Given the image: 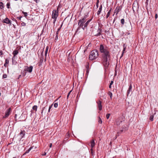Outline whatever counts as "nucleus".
Returning a JSON list of instances; mask_svg holds the SVG:
<instances>
[{
	"mask_svg": "<svg viewBox=\"0 0 158 158\" xmlns=\"http://www.w3.org/2000/svg\"><path fill=\"white\" fill-rule=\"evenodd\" d=\"M52 143H51L49 144V147L50 148H51L52 146Z\"/></svg>",
	"mask_w": 158,
	"mask_h": 158,
	"instance_id": "nucleus-47",
	"label": "nucleus"
},
{
	"mask_svg": "<svg viewBox=\"0 0 158 158\" xmlns=\"http://www.w3.org/2000/svg\"><path fill=\"white\" fill-rule=\"evenodd\" d=\"M110 115V114H108L106 115V117L107 119H108L109 118Z\"/></svg>",
	"mask_w": 158,
	"mask_h": 158,
	"instance_id": "nucleus-33",
	"label": "nucleus"
},
{
	"mask_svg": "<svg viewBox=\"0 0 158 158\" xmlns=\"http://www.w3.org/2000/svg\"><path fill=\"white\" fill-rule=\"evenodd\" d=\"M102 5H101L99 8V10H98L97 13V14L98 15H99L100 14L101 12L102 11Z\"/></svg>",
	"mask_w": 158,
	"mask_h": 158,
	"instance_id": "nucleus-11",
	"label": "nucleus"
},
{
	"mask_svg": "<svg viewBox=\"0 0 158 158\" xmlns=\"http://www.w3.org/2000/svg\"><path fill=\"white\" fill-rule=\"evenodd\" d=\"M2 51H0V56L2 55Z\"/></svg>",
	"mask_w": 158,
	"mask_h": 158,
	"instance_id": "nucleus-44",
	"label": "nucleus"
},
{
	"mask_svg": "<svg viewBox=\"0 0 158 158\" xmlns=\"http://www.w3.org/2000/svg\"><path fill=\"white\" fill-rule=\"evenodd\" d=\"M22 18V16H20L19 17H18L17 18L19 20H21V18Z\"/></svg>",
	"mask_w": 158,
	"mask_h": 158,
	"instance_id": "nucleus-45",
	"label": "nucleus"
},
{
	"mask_svg": "<svg viewBox=\"0 0 158 158\" xmlns=\"http://www.w3.org/2000/svg\"><path fill=\"white\" fill-rule=\"evenodd\" d=\"M101 31L102 30L100 28H98L97 31L98 33L97 34L95 35H100L101 34Z\"/></svg>",
	"mask_w": 158,
	"mask_h": 158,
	"instance_id": "nucleus-16",
	"label": "nucleus"
},
{
	"mask_svg": "<svg viewBox=\"0 0 158 158\" xmlns=\"http://www.w3.org/2000/svg\"><path fill=\"white\" fill-rule=\"evenodd\" d=\"M71 92H72V90H71V91H70L69 92V93H68V95H70V93H71Z\"/></svg>",
	"mask_w": 158,
	"mask_h": 158,
	"instance_id": "nucleus-50",
	"label": "nucleus"
},
{
	"mask_svg": "<svg viewBox=\"0 0 158 158\" xmlns=\"http://www.w3.org/2000/svg\"><path fill=\"white\" fill-rule=\"evenodd\" d=\"M90 143L91 147L92 148H93L95 145V142L94 140V139H92Z\"/></svg>",
	"mask_w": 158,
	"mask_h": 158,
	"instance_id": "nucleus-13",
	"label": "nucleus"
},
{
	"mask_svg": "<svg viewBox=\"0 0 158 158\" xmlns=\"http://www.w3.org/2000/svg\"><path fill=\"white\" fill-rule=\"evenodd\" d=\"M109 95L110 96V98H111V97H112V93L111 92H109Z\"/></svg>",
	"mask_w": 158,
	"mask_h": 158,
	"instance_id": "nucleus-37",
	"label": "nucleus"
},
{
	"mask_svg": "<svg viewBox=\"0 0 158 158\" xmlns=\"http://www.w3.org/2000/svg\"><path fill=\"white\" fill-rule=\"evenodd\" d=\"M58 11L56 10H53L52 11V18L53 19V23L54 24H55L56 19L58 17Z\"/></svg>",
	"mask_w": 158,
	"mask_h": 158,
	"instance_id": "nucleus-4",
	"label": "nucleus"
},
{
	"mask_svg": "<svg viewBox=\"0 0 158 158\" xmlns=\"http://www.w3.org/2000/svg\"><path fill=\"white\" fill-rule=\"evenodd\" d=\"M111 10V8L109 10V11L108 12L106 16V18H108L109 16Z\"/></svg>",
	"mask_w": 158,
	"mask_h": 158,
	"instance_id": "nucleus-20",
	"label": "nucleus"
},
{
	"mask_svg": "<svg viewBox=\"0 0 158 158\" xmlns=\"http://www.w3.org/2000/svg\"><path fill=\"white\" fill-rule=\"evenodd\" d=\"M13 158H16L15 157H14Z\"/></svg>",
	"mask_w": 158,
	"mask_h": 158,
	"instance_id": "nucleus-58",
	"label": "nucleus"
},
{
	"mask_svg": "<svg viewBox=\"0 0 158 158\" xmlns=\"http://www.w3.org/2000/svg\"><path fill=\"white\" fill-rule=\"evenodd\" d=\"M123 46V50L125 51L126 49V46H125V44H124Z\"/></svg>",
	"mask_w": 158,
	"mask_h": 158,
	"instance_id": "nucleus-34",
	"label": "nucleus"
},
{
	"mask_svg": "<svg viewBox=\"0 0 158 158\" xmlns=\"http://www.w3.org/2000/svg\"><path fill=\"white\" fill-rule=\"evenodd\" d=\"M46 152H44L43 154H42V155L43 156H45L46 155Z\"/></svg>",
	"mask_w": 158,
	"mask_h": 158,
	"instance_id": "nucleus-48",
	"label": "nucleus"
},
{
	"mask_svg": "<svg viewBox=\"0 0 158 158\" xmlns=\"http://www.w3.org/2000/svg\"><path fill=\"white\" fill-rule=\"evenodd\" d=\"M25 133V131H22L21 130L20 133V136L21 137V138H23V136H24Z\"/></svg>",
	"mask_w": 158,
	"mask_h": 158,
	"instance_id": "nucleus-14",
	"label": "nucleus"
},
{
	"mask_svg": "<svg viewBox=\"0 0 158 158\" xmlns=\"http://www.w3.org/2000/svg\"><path fill=\"white\" fill-rule=\"evenodd\" d=\"M21 75H19V78H20V77H21Z\"/></svg>",
	"mask_w": 158,
	"mask_h": 158,
	"instance_id": "nucleus-56",
	"label": "nucleus"
},
{
	"mask_svg": "<svg viewBox=\"0 0 158 158\" xmlns=\"http://www.w3.org/2000/svg\"><path fill=\"white\" fill-rule=\"evenodd\" d=\"M56 101H55L53 103V104L54 105V106L55 107V108H56L58 106V103H57V102H56Z\"/></svg>",
	"mask_w": 158,
	"mask_h": 158,
	"instance_id": "nucleus-19",
	"label": "nucleus"
},
{
	"mask_svg": "<svg viewBox=\"0 0 158 158\" xmlns=\"http://www.w3.org/2000/svg\"><path fill=\"white\" fill-rule=\"evenodd\" d=\"M123 131H124V130L123 129H122V130H121L120 131L121 132H123Z\"/></svg>",
	"mask_w": 158,
	"mask_h": 158,
	"instance_id": "nucleus-52",
	"label": "nucleus"
},
{
	"mask_svg": "<svg viewBox=\"0 0 158 158\" xmlns=\"http://www.w3.org/2000/svg\"><path fill=\"white\" fill-rule=\"evenodd\" d=\"M10 2H8L6 4V6L8 8H10Z\"/></svg>",
	"mask_w": 158,
	"mask_h": 158,
	"instance_id": "nucleus-30",
	"label": "nucleus"
},
{
	"mask_svg": "<svg viewBox=\"0 0 158 158\" xmlns=\"http://www.w3.org/2000/svg\"><path fill=\"white\" fill-rule=\"evenodd\" d=\"M86 17H85L83 19H80L78 23V25L79 27H78L77 30V31H78L80 28V27H81L84 30V25L83 24L85 23L86 21Z\"/></svg>",
	"mask_w": 158,
	"mask_h": 158,
	"instance_id": "nucleus-3",
	"label": "nucleus"
},
{
	"mask_svg": "<svg viewBox=\"0 0 158 158\" xmlns=\"http://www.w3.org/2000/svg\"><path fill=\"white\" fill-rule=\"evenodd\" d=\"M10 108H9V109L6 110V111L5 114L3 117V118H6L9 115L10 113Z\"/></svg>",
	"mask_w": 158,
	"mask_h": 158,
	"instance_id": "nucleus-7",
	"label": "nucleus"
},
{
	"mask_svg": "<svg viewBox=\"0 0 158 158\" xmlns=\"http://www.w3.org/2000/svg\"><path fill=\"white\" fill-rule=\"evenodd\" d=\"M153 118L154 116L153 115H151L150 117V120L152 121H153Z\"/></svg>",
	"mask_w": 158,
	"mask_h": 158,
	"instance_id": "nucleus-28",
	"label": "nucleus"
},
{
	"mask_svg": "<svg viewBox=\"0 0 158 158\" xmlns=\"http://www.w3.org/2000/svg\"><path fill=\"white\" fill-rule=\"evenodd\" d=\"M87 49V48H86L85 49V50H84V52H85V51H86Z\"/></svg>",
	"mask_w": 158,
	"mask_h": 158,
	"instance_id": "nucleus-55",
	"label": "nucleus"
},
{
	"mask_svg": "<svg viewBox=\"0 0 158 158\" xmlns=\"http://www.w3.org/2000/svg\"><path fill=\"white\" fill-rule=\"evenodd\" d=\"M47 106H45V107H43V108H42V110L41 112V114H42L43 113V111H44V110H46V109H47Z\"/></svg>",
	"mask_w": 158,
	"mask_h": 158,
	"instance_id": "nucleus-25",
	"label": "nucleus"
},
{
	"mask_svg": "<svg viewBox=\"0 0 158 158\" xmlns=\"http://www.w3.org/2000/svg\"><path fill=\"white\" fill-rule=\"evenodd\" d=\"M4 8L3 4L2 2H0V8L2 9Z\"/></svg>",
	"mask_w": 158,
	"mask_h": 158,
	"instance_id": "nucleus-23",
	"label": "nucleus"
},
{
	"mask_svg": "<svg viewBox=\"0 0 158 158\" xmlns=\"http://www.w3.org/2000/svg\"><path fill=\"white\" fill-rule=\"evenodd\" d=\"M97 103L98 104V107L99 110H102V105L101 101L99 100L97 102Z\"/></svg>",
	"mask_w": 158,
	"mask_h": 158,
	"instance_id": "nucleus-9",
	"label": "nucleus"
},
{
	"mask_svg": "<svg viewBox=\"0 0 158 158\" xmlns=\"http://www.w3.org/2000/svg\"><path fill=\"white\" fill-rule=\"evenodd\" d=\"M91 46V44H88V47H90V46Z\"/></svg>",
	"mask_w": 158,
	"mask_h": 158,
	"instance_id": "nucleus-49",
	"label": "nucleus"
},
{
	"mask_svg": "<svg viewBox=\"0 0 158 158\" xmlns=\"http://www.w3.org/2000/svg\"><path fill=\"white\" fill-rule=\"evenodd\" d=\"M158 17L157 14H156L155 15V18L156 19Z\"/></svg>",
	"mask_w": 158,
	"mask_h": 158,
	"instance_id": "nucleus-40",
	"label": "nucleus"
},
{
	"mask_svg": "<svg viewBox=\"0 0 158 158\" xmlns=\"http://www.w3.org/2000/svg\"><path fill=\"white\" fill-rule=\"evenodd\" d=\"M48 51H47L46 50L45 51V56H46V55H47V52H48Z\"/></svg>",
	"mask_w": 158,
	"mask_h": 158,
	"instance_id": "nucleus-41",
	"label": "nucleus"
},
{
	"mask_svg": "<svg viewBox=\"0 0 158 158\" xmlns=\"http://www.w3.org/2000/svg\"><path fill=\"white\" fill-rule=\"evenodd\" d=\"M48 46H47L46 48V50L47 51H48Z\"/></svg>",
	"mask_w": 158,
	"mask_h": 158,
	"instance_id": "nucleus-46",
	"label": "nucleus"
},
{
	"mask_svg": "<svg viewBox=\"0 0 158 158\" xmlns=\"http://www.w3.org/2000/svg\"><path fill=\"white\" fill-rule=\"evenodd\" d=\"M103 65L106 68L109 65V62L108 61V58L109 57H103Z\"/></svg>",
	"mask_w": 158,
	"mask_h": 158,
	"instance_id": "nucleus-6",
	"label": "nucleus"
},
{
	"mask_svg": "<svg viewBox=\"0 0 158 158\" xmlns=\"http://www.w3.org/2000/svg\"><path fill=\"white\" fill-rule=\"evenodd\" d=\"M111 85H109V88H111Z\"/></svg>",
	"mask_w": 158,
	"mask_h": 158,
	"instance_id": "nucleus-53",
	"label": "nucleus"
},
{
	"mask_svg": "<svg viewBox=\"0 0 158 158\" xmlns=\"http://www.w3.org/2000/svg\"><path fill=\"white\" fill-rule=\"evenodd\" d=\"M113 82H113V81H111V82H110V85H112L113 84Z\"/></svg>",
	"mask_w": 158,
	"mask_h": 158,
	"instance_id": "nucleus-43",
	"label": "nucleus"
},
{
	"mask_svg": "<svg viewBox=\"0 0 158 158\" xmlns=\"http://www.w3.org/2000/svg\"><path fill=\"white\" fill-rule=\"evenodd\" d=\"M119 9L117 8H116V9L114 10V13H116V15H117V14H118L119 12Z\"/></svg>",
	"mask_w": 158,
	"mask_h": 158,
	"instance_id": "nucleus-24",
	"label": "nucleus"
},
{
	"mask_svg": "<svg viewBox=\"0 0 158 158\" xmlns=\"http://www.w3.org/2000/svg\"><path fill=\"white\" fill-rule=\"evenodd\" d=\"M125 51V50H123V52H122V55H121V56L120 57V58H121V57H122L123 55V54L124 52Z\"/></svg>",
	"mask_w": 158,
	"mask_h": 158,
	"instance_id": "nucleus-38",
	"label": "nucleus"
},
{
	"mask_svg": "<svg viewBox=\"0 0 158 158\" xmlns=\"http://www.w3.org/2000/svg\"><path fill=\"white\" fill-rule=\"evenodd\" d=\"M98 56V51L97 50H94L91 52L89 56V59L90 60L95 59Z\"/></svg>",
	"mask_w": 158,
	"mask_h": 158,
	"instance_id": "nucleus-2",
	"label": "nucleus"
},
{
	"mask_svg": "<svg viewBox=\"0 0 158 158\" xmlns=\"http://www.w3.org/2000/svg\"><path fill=\"white\" fill-rule=\"evenodd\" d=\"M132 89V86L131 85H130V86L129 87V89L127 90V94H130V93Z\"/></svg>",
	"mask_w": 158,
	"mask_h": 158,
	"instance_id": "nucleus-17",
	"label": "nucleus"
},
{
	"mask_svg": "<svg viewBox=\"0 0 158 158\" xmlns=\"http://www.w3.org/2000/svg\"><path fill=\"white\" fill-rule=\"evenodd\" d=\"M53 105V104L51 105V106H50L49 107L48 110V112H50V109L52 108V106Z\"/></svg>",
	"mask_w": 158,
	"mask_h": 158,
	"instance_id": "nucleus-32",
	"label": "nucleus"
},
{
	"mask_svg": "<svg viewBox=\"0 0 158 158\" xmlns=\"http://www.w3.org/2000/svg\"><path fill=\"white\" fill-rule=\"evenodd\" d=\"M33 69L32 66L31 65L28 67V66H26L25 68V70L26 71H27L29 73H31Z\"/></svg>",
	"mask_w": 158,
	"mask_h": 158,
	"instance_id": "nucleus-8",
	"label": "nucleus"
},
{
	"mask_svg": "<svg viewBox=\"0 0 158 158\" xmlns=\"http://www.w3.org/2000/svg\"><path fill=\"white\" fill-rule=\"evenodd\" d=\"M18 53V51L17 50H15L13 52V54L14 56L12 58V60H13L14 57H15L16 55H17Z\"/></svg>",
	"mask_w": 158,
	"mask_h": 158,
	"instance_id": "nucleus-12",
	"label": "nucleus"
},
{
	"mask_svg": "<svg viewBox=\"0 0 158 158\" xmlns=\"http://www.w3.org/2000/svg\"><path fill=\"white\" fill-rule=\"evenodd\" d=\"M122 133L120 131H119V132H117V134H118V135H116V136H118L121 133Z\"/></svg>",
	"mask_w": 158,
	"mask_h": 158,
	"instance_id": "nucleus-42",
	"label": "nucleus"
},
{
	"mask_svg": "<svg viewBox=\"0 0 158 158\" xmlns=\"http://www.w3.org/2000/svg\"><path fill=\"white\" fill-rule=\"evenodd\" d=\"M7 77V76L6 74H4L3 75L2 77L3 78H6Z\"/></svg>",
	"mask_w": 158,
	"mask_h": 158,
	"instance_id": "nucleus-39",
	"label": "nucleus"
},
{
	"mask_svg": "<svg viewBox=\"0 0 158 158\" xmlns=\"http://www.w3.org/2000/svg\"><path fill=\"white\" fill-rule=\"evenodd\" d=\"M9 63V60L7 59H6L5 60V63L4 64V66L6 67L7 66V65Z\"/></svg>",
	"mask_w": 158,
	"mask_h": 158,
	"instance_id": "nucleus-18",
	"label": "nucleus"
},
{
	"mask_svg": "<svg viewBox=\"0 0 158 158\" xmlns=\"http://www.w3.org/2000/svg\"><path fill=\"white\" fill-rule=\"evenodd\" d=\"M34 1H35V2L37 3L38 2V0H34Z\"/></svg>",
	"mask_w": 158,
	"mask_h": 158,
	"instance_id": "nucleus-54",
	"label": "nucleus"
},
{
	"mask_svg": "<svg viewBox=\"0 0 158 158\" xmlns=\"http://www.w3.org/2000/svg\"><path fill=\"white\" fill-rule=\"evenodd\" d=\"M37 106L36 105L33 106L32 107V109L33 110H35L36 111L37 110Z\"/></svg>",
	"mask_w": 158,
	"mask_h": 158,
	"instance_id": "nucleus-21",
	"label": "nucleus"
},
{
	"mask_svg": "<svg viewBox=\"0 0 158 158\" xmlns=\"http://www.w3.org/2000/svg\"><path fill=\"white\" fill-rule=\"evenodd\" d=\"M69 96V95H68H68L67 96V98H68Z\"/></svg>",
	"mask_w": 158,
	"mask_h": 158,
	"instance_id": "nucleus-57",
	"label": "nucleus"
},
{
	"mask_svg": "<svg viewBox=\"0 0 158 158\" xmlns=\"http://www.w3.org/2000/svg\"><path fill=\"white\" fill-rule=\"evenodd\" d=\"M21 25L23 26H25L26 25V23L24 22H23L22 23H21Z\"/></svg>",
	"mask_w": 158,
	"mask_h": 158,
	"instance_id": "nucleus-36",
	"label": "nucleus"
},
{
	"mask_svg": "<svg viewBox=\"0 0 158 158\" xmlns=\"http://www.w3.org/2000/svg\"><path fill=\"white\" fill-rule=\"evenodd\" d=\"M139 8V5L137 1L135 2L133 4L132 9L134 12L138 11Z\"/></svg>",
	"mask_w": 158,
	"mask_h": 158,
	"instance_id": "nucleus-5",
	"label": "nucleus"
},
{
	"mask_svg": "<svg viewBox=\"0 0 158 158\" xmlns=\"http://www.w3.org/2000/svg\"><path fill=\"white\" fill-rule=\"evenodd\" d=\"M98 123H100V124H102V120L101 119V118H100V117H98Z\"/></svg>",
	"mask_w": 158,
	"mask_h": 158,
	"instance_id": "nucleus-22",
	"label": "nucleus"
},
{
	"mask_svg": "<svg viewBox=\"0 0 158 158\" xmlns=\"http://www.w3.org/2000/svg\"><path fill=\"white\" fill-rule=\"evenodd\" d=\"M100 51L102 53V57H110V54L108 48L105 45L101 44L100 46Z\"/></svg>",
	"mask_w": 158,
	"mask_h": 158,
	"instance_id": "nucleus-1",
	"label": "nucleus"
},
{
	"mask_svg": "<svg viewBox=\"0 0 158 158\" xmlns=\"http://www.w3.org/2000/svg\"><path fill=\"white\" fill-rule=\"evenodd\" d=\"M31 148H30L28 150H27L26 152H25L24 155L25 154H26L28 153L30 151L31 149Z\"/></svg>",
	"mask_w": 158,
	"mask_h": 158,
	"instance_id": "nucleus-26",
	"label": "nucleus"
},
{
	"mask_svg": "<svg viewBox=\"0 0 158 158\" xmlns=\"http://www.w3.org/2000/svg\"><path fill=\"white\" fill-rule=\"evenodd\" d=\"M121 22L122 25H123L124 23V20L123 19H122L121 20Z\"/></svg>",
	"mask_w": 158,
	"mask_h": 158,
	"instance_id": "nucleus-29",
	"label": "nucleus"
},
{
	"mask_svg": "<svg viewBox=\"0 0 158 158\" xmlns=\"http://www.w3.org/2000/svg\"><path fill=\"white\" fill-rule=\"evenodd\" d=\"M22 13L24 14V17H26L27 16V12H24V11H22Z\"/></svg>",
	"mask_w": 158,
	"mask_h": 158,
	"instance_id": "nucleus-27",
	"label": "nucleus"
},
{
	"mask_svg": "<svg viewBox=\"0 0 158 158\" xmlns=\"http://www.w3.org/2000/svg\"><path fill=\"white\" fill-rule=\"evenodd\" d=\"M99 3V0H97L96 4V6L97 8H98V3Z\"/></svg>",
	"mask_w": 158,
	"mask_h": 158,
	"instance_id": "nucleus-31",
	"label": "nucleus"
},
{
	"mask_svg": "<svg viewBox=\"0 0 158 158\" xmlns=\"http://www.w3.org/2000/svg\"><path fill=\"white\" fill-rule=\"evenodd\" d=\"M3 23H5L7 24H11V22L8 19V18H6L5 19H4L3 21Z\"/></svg>",
	"mask_w": 158,
	"mask_h": 158,
	"instance_id": "nucleus-10",
	"label": "nucleus"
},
{
	"mask_svg": "<svg viewBox=\"0 0 158 158\" xmlns=\"http://www.w3.org/2000/svg\"><path fill=\"white\" fill-rule=\"evenodd\" d=\"M91 21V19H90L88 20L84 24V30L85 29V28L86 27L87 25H88L89 23L90 22V21Z\"/></svg>",
	"mask_w": 158,
	"mask_h": 158,
	"instance_id": "nucleus-15",
	"label": "nucleus"
},
{
	"mask_svg": "<svg viewBox=\"0 0 158 158\" xmlns=\"http://www.w3.org/2000/svg\"><path fill=\"white\" fill-rule=\"evenodd\" d=\"M123 129L124 130V131H126L127 130V128L124 126L123 127Z\"/></svg>",
	"mask_w": 158,
	"mask_h": 158,
	"instance_id": "nucleus-35",
	"label": "nucleus"
},
{
	"mask_svg": "<svg viewBox=\"0 0 158 158\" xmlns=\"http://www.w3.org/2000/svg\"><path fill=\"white\" fill-rule=\"evenodd\" d=\"M115 21V18H114L113 21V23H114Z\"/></svg>",
	"mask_w": 158,
	"mask_h": 158,
	"instance_id": "nucleus-51",
	"label": "nucleus"
}]
</instances>
